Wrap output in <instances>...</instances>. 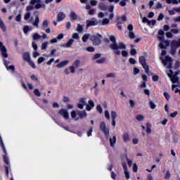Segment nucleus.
I'll return each mask as SVG.
<instances>
[{"label":"nucleus","instance_id":"37998d69","mask_svg":"<svg viewBox=\"0 0 180 180\" xmlns=\"http://www.w3.org/2000/svg\"><path fill=\"white\" fill-rule=\"evenodd\" d=\"M34 94L36 95V96H41V93H40V91L39 89H36L34 90Z\"/></svg>","mask_w":180,"mask_h":180},{"label":"nucleus","instance_id":"ddd939ff","mask_svg":"<svg viewBox=\"0 0 180 180\" xmlns=\"http://www.w3.org/2000/svg\"><path fill=\"white\" fill-rule=\"evenodd\" d=\"M4 161L5 162V164H6L7 165L5 166V170L6 172V175H9V168H11V165L9 164V158H8V157H6V155H4Z\"/></svg>","mask_w":180,"mask_h":180},{"label":"nucleus","instance_id":"79ce46f5","mask_svg":"<svg viewBox=\"0 0 180 180\" xmlns=\"http://www.w3.org/2000/svg\"><path fill=\"white\" fill-rule=\"evenodd\" d=\"M142 22H143V23H148V25H151V21L148 20V19H147V18H146V17L143 18Z\"/></svg>","mask_w":180,"mask_h":180},{"label":"nucleus","instance_id":"39448f33","mask_svg":"<svg viewBox=\"0 0 180 180\" xmlns=\"http://www.w3.org/2000/svg\"><path fill=\"white\" fill-rule=\"evenodd\" d=\"M22 58L24 61H26L30 64V65L32 67V68H36V65L32 61V59L30 58V53L25 52L22 54Z\"/></svg>","mask_w":180,"mask_h":180},{"label":"nucleus","instance_id":"6ab92c4d","mask_svg":"<svg viewBox=\"0 0 180 180\" xmlns=\"http://www.w3.org/2000/svg\"><path fill=\"white\" fill-rule=\"evenodd\" d=\"M65 18V13L63 12H59L57 15V19L58 22H61L62 20H64Z\"/></svg>","mask_w":180,"mask_h":180},{"label":"nucleus","instance_id":"7c9ffc66","mask_svg":"<svg viewBox=\"0 0 180 180\" xmlns=\"http://www.w3.org/2000/svg\"><path fill=\"white\" fill-rule=\"evenodd\" d=\"M0 27L2 30L3 32L6 31V26H5V24L4 23V21H2V19L0 18Z\"/></svg>","mask_w":180,"mask_h":180},{"label":"nucleus","instance_id":"20e7f679","mask_svg":"<svg viewBox=\"0 0 180 180\" xmlns=\"http://www.w3.org/2000/svg\"><path fill=\"white\" fill-rule=\"evenodd\" d=\"M79 102L82 105L86 106V110L89 111L95 106V103L92 100L89 101V104H86V101H85V98H82L79 99Z\"/></svg>","mask_w":180,"mask_h":180},{"label":"nucleus","instance_id":"423d86ee","mask_svg":"<svg viewBox=\"0 0 180 180\" xmlns=\"http://www.w3.org/2000/svg\"><path fill=\"white\" fill-rule=\"evenodd\" d=\"M101 56H102V54H101V53H96V54H94V56L91 58V60H92L93 61H96V63L97 64H103V63H104L105 61H106V58H101L99 59V58L101 57Z\"/></svg>","mask_w":180,"mask_h":180},{"label":"nucleus","instance_id":"2eb2a0df","mask_svg":"<svg viewBox=\"0 0 180 180\" xmlns=\"http://www.w3.org/2000/svg\"><path fill=\"white\" fill-rule=\"evenodd\" d=\"M49 25V22L48 20H44L42 22V27L43 29H45L46 33H50L51 32Z\"/></svg>","mask_w":180,"mask_h":180},{"label":"nucleus","instance_id":"e2e57ef3","mask_svg":"<svg viewBox=\"0 0 180 180\" xmlns=\"http://www.w3.org/2000/svg\"><path fill=\"white\" fill-rule=\"evenodd\" d=\"M30 18V13L28 12V13H27L25 15L24 19H25V20H27V19H29Z\"/></svg>","mask_w":180,"mask_h":180},{"label":"nucleus","instance_id":"aec40b11","mask_svg":"<svg viewBox=\"0 0 180 180\" xmlns=\"http://www.w3.org/2000/svg\"><path fill=\"white\" fill-rule=\"evenodd\" d=\"M172 47H174L176 49H178L180 47V39H179V41L176 40H173L172 41V44H171Z\"/></svg>","mask_w":180,"mask_h":180},{"label":"nucleus","instance_id":"338daca9","mask_svg":"<svg viewBox=\"0 0 180 180\" xmlns=\"http://www.w3.org/2000/svg\"><path fill=\"white\" fill-rule=\"evenodd\" d=\"M44 61V58L40 57L39 58H38V64H41V63H43Z\"/></svg>","mask_w":180,"mask_h":180},{"label":"nucleus","instance_id":"bf43d9fd","mask_svg":"<svg viewBox=\"0 0 180 180\" xmlns=\"http://www.w3.org/2000/svg\"><path fill=\"white\" fill-rule=\"evenodd\" d=\"M137 169H138L137 164L134 163V165H133V171H134V172H137Z\"/></svg>","mask_w":180,"mask_h":180},{"label":"nucleus","instance_id":"680f3d73","mask_svg":"<svg viewBox=\"0 0 180 180\" xmlns=\"http://www.w3.org/2000/svg\"><path fill=\"white\" fill-rule=\"evenodd\" d=\"M171 47H172V56H174V54H175V53H176V49L178 48H175L174 46H171Z\"/></svg>","mask_w":180,"mask_h":180},{"label":"nucleus","instance_id":"4468645a","mask_svg":"<svg viewBox=\"0 0 180 180\" xmlns=\"http://www.w3.org/2000/svg\"><path fill=\"white\" fill-rule=\"evenodd\" d=\"M99 25V22L96 20H86V27H91V26H96Z\"/></svg>","mask_w":180,"mask_h":180},{"label":"nucleus","instance_id":"f257e3e1","mask_svg":"<svg viewBox=\"0 0 180 180\" xmlns=\"http://www.w3.org/2000/svg\"><path fill=\"white\" fill-rule=\"evenodd\" d=\"M110 41L107 39L106 41L109 43V47L112 51H114V54L116 56H122L123 57H127L129 56V52L126 50V44L123 42H116V37L113 35L110 36Z\"/></svg>","mask_w":180,"mask_h":180},{"label":"nucleus","instance_id":"dca6fc26","mask_svg":"<svg viewBox=\"0 0 180 180\" xmlns=\"http://www.w3.org/2000/svg\"><path fill=\"white\" fill-rule=\"evenodd\" d=\"M127 29H128V30H129V37L131 39H135L136 38V34H134V32H133V25L129 24L128 25Z\"/></svg>","mask_w":180,"mask_h":180},{"label":"nucleus","instance_id":"2f4dec72","mask_svg":"<svg viewBox=\"0 0 180 180\" xmlns=\"http://www.w3.org/2000/svg\"><path fill=\"white\" fill-rule=\"evenodd\" d=\"M146 133L147 134H151V124H146Z\"/></svg>","mask_w":180,"mask_h":180},{"label":"nucleus","instance_id":"0e129e2a","mask_svg":"<svg viewBox=\"0 0 180 180\" xmlns=\"http://www.w3.org/2000/svg\"><path fill=\"white\" fill-rule=\"evenodd\" d=\"M127 0H122V1H120V5L121 6H126V1H127Z\"/></svg>","mask_w":180,"mask_h":180},{"label":"nucleus","instance_id":"c9c22d12","mask_svg":"<svg viewBox=\"0 0 180 180\" xmlns=\"http://www.w3.org/2000/svg\"><path fill=\"white\" fill-rule=\"evenodd\" d=\"M106 78H116V73L111 72L106 75Z\"/></svg>","mask_w":180,"mask_h":180},{"label":"nucleus","instance_id":"3c124183","mask_svg":"<svg viewBox=\"0 0 180 180\" xmlns=\"http://www.w3.org/2000/svg\"><path fill=\"white\" fill-rule=\"evenodd\" d=\"M105 116L108 119V120H110V114H109V111H105Z\"/></svg>","mask_w":180,"mask_h":180},{"label":"nucleus","instance_id":"cd10ccee","mask_svg":"<svg viewBox=\"0 0 180 180\" xmlns=\"http://www.w3.org/2000/svg\"><path fill=\"white\" fill-rule=\"evenodd\" d=\"M115 144H116V136H113L112 138H110V146L111 147H115Z\"/></svg>","mask_w":180,"mask_h":180},{"label":"nucleus","instance_id":"5701e85b","mask_svg":"<svg viewBox=\"0 0 180 180\" xmlns=\"http://www.w3.org/2000/svg\"><path fill=\"white\" fill-rule=\"evenodd\" d=\"M122 139L124 143L130 141V136L129 135L128 133H124L122 136Z\"/></svg>","mask_w":180,"mask_h":180},{"label":"nucleus","instance_id":"393cba45","mask_svg":"<svg viewBox=\"0 0 180 180\" xmlns=\"http://www.w3.org/2000/svg\"><path fill=\"white\" fill-rule=\"evenodd\" d=\"M73 43H74V39H70L68 41V43H67L66 44L62 45V47L70 48V47H71V46H72Z\"/></svg>","mask_w":180,"mask_h":180},{"label":"nucleus","instance_id":"0eeeda50","mask_svg":"<svg viewBox=\"0 0 180 180\" xmlns=\"http://www.w3.org/2000/svg\"><path fill=\"white\" fill-rule=\"evenodd\" d=\"M162 63L166 68H172V58L169 56H166L162 60Z\"/></svg>","mask_w":180,"mask_h":180},{"label":"nucleus","instance_id":"f03ea898","mask_svg":"<svg viewBox=\"0 0 180 180\" xmlns=\"http://www.w3.org/2000/svg\"><path fill=\"white\" fill-rule=\"evenodd\" d=\"M41 0H30V5L27 6L26 11L28 12L33 9H40V8H46V4H41Z\"/></svg>","mask_w":180,"mask_h":180},{"label":"nucleus","instance_id":"6e6d98bb","mask_svg":"<svg viewBox=\"0 0 180 180\" xmlns=\"http://www.w3.org/2000/svg\"><path fill=\"white\" fill-rule=\"evenodd\" d=\"M170 176H171V173L169 172V171H167L165 176V179H169Z\"/></svg>","mask_w":180,"mask_h":180},{"label":"nucleus","instance_id":"8fccbe9b","mask_svg":"<svg viewBox=\"0 0 180 180\" xmlns=\"http://www.w3.org/2000/svg\"><path fill=\"white\" fill-rule=\"evenodd\" d=\"M49 45V42L45 41L44 44L41 45V50H46L47 49V46Z\"/></svg>","mask_w":180,"mask_h":180},{"label":"nucleus","instance_id":"bb28decb","mask_svg":"<svg viewBox=\"0 0 180 180\" xmlns=\"http://www.w3.org/2000/svg\"><path fill=\"white\" fill-rule=\"evenodd\" d=\"M78 115H79L80 119H85V117H86V116H87L86 112H85V110L79 111L78 112Z\"/></svg>","mask_w":180,"mask_h":180},{"label":"nucleus","instance_id":"f8f14e48","mask_svg":"<svg viewBox=\"0 0 180 180\" xmlns=\"http://www.w3.org/2000/svg\"><path fill=\"white\" fill-rule=\"evenodd\" d=\"M158 39L160 41L159 44V47H160V49H167V47L169 46V42H168V41L162 39L160 37H158Z\"/></svg>","mask_w":180,"mask_h":180},{"label":"nucleus","instance_id":"f3484780","mask_svg":"<svg viewBox=\"0 0 180 180\" xmlns=\"http://www.w3.org/2000/svg\"><path fill=\"white\" fill-rule=\"evenodd\" d=\"M60 115H61V116H63V117H64V119H65L66 120H68L69 117H70V114H68V112L63 109L60 110L59 112Z\"/></svg>","mask_w":180,"mask_h":180},{"label":"nucleus","instance_id":"e433bc0d","mask_svg":"<svg viewBox=\"0 0 180 180\" xmlns=\"http://www.w3.org/2000/svg\"><path fill=\"white\" fill-rule=\"evenodd\" d=\"M136 119L138 122H143V120H144V116L143 115H136Z\"/></svg>","mask_w":180,"mask_h":180},{"label":"nucleus","instance_id":"58836bf2","mask_svg":"<svg viewBox=\"0 0 180 180\" xmlns=\"http://www.w3.org/2000/svg\"><path fill=\"white\" fill-rule=\"evenodd\" d=\"M0 143L5 154H6V149L5 148V145L4 144V141L2 140V136H1V135H0Z\"/></svg>","mask_w":180,"mask_h":180},{"label":"nucleus","instance_id":"49530a36","mask_svg":"<svg viewBox=\"0 0 180 180\" xmlns=\"http://www.w3.org/2000/svg\"><path fill=\"white\" fill-rule=\"evenodd\" d=\"M86 51H89V53H94L95 51V48L92 46H89L86 49Z\"/></svg>","mask_w":180,"mask_h":180},{"label":"nucleus","instance_id":"ea45409f","mask_svg":"<svg viewBox=\"0 0 180 180\" xmlns=\"http://www.w3.org/2000/svg\"><path fill=\"white\" fill-rule=\"evenodd\" d=\"M79 64H81V61H79V60H77L73 63V67L75 68H78V67H79Z\"/></svg>","mask_w":180,"mask_h":180},{"label":"nucleus","instance_id":"774afa93","mask_svg":"<svg viewBox=\"0 0 180 180\" xmlns=\"http://www.w3.org/2000/svg\"><path fill=\"white\" fill-rule=\"evenodd\" d=\"M89 15H95V10L91 9L88 11Z\"/></svg>","mask_w":180,"mask_h":180},{"label":"nucleus","instance_id":"09e8293b","mask_svg":"<svg viewBox=\"0 0 180 180\" xmlns=\"http://www.w3.org/2000/svg\"><path fill=\"white\" fill-rule=\"evenodd\" d=\"M108 12H110V13H113V11L115 9V6L111 5L108 8Z\"/></svg>","mask_w":180,"mask_h":180},{"label":"nucleus","instance_id":"7ed1b4c3","mask_svg":"<svg viewBox=\"0 0 180 180\" xmlns=\"http://www.w3.org/2000/svg\"><path fill=\"white\" fill-rule=\"evenodd\" d=\"M170 73H168L167 75L170 78L172 84V89H175L178 85H179V78L176 75H172V71L169 70Z\"/></svg>","mask_w":180,"mask_h":180},{"label":"nucleus","instance_id":"f704fd0d","mask_svg":"<svg viewBox=\"0 0 180 180\" xmlns=\"http://www.w3.org/2000/svg\"><path fill=\"white\" fill-rule=\"evenodd\" d=\"M125 158L127 161V164H128L129 167H131V165H133V160L129 159V158L127 157V155H125Z\"/></svg>","mask_w":180,"mask_h":180},{"label":"nucleus","instance_id":"5fc2aeb1","mask_svg":"<svg viewBox=\"0 0 180 180\" xmlns=\"http://www.w3.org/2000/svg\"><path fill=\"white\" fill-rule=\"evenodd\" d=\"M149 105H150V109H154L155 108H156L155 104L153 101H150Z\"/></svg>","mask_w":180,"mask_h":180},{"label":"nucleus","instance_id":"a18cd8bd","mask_svg":"<svg viewBox=\"0 0 180 180\" xmlns=\"http://www.w3.org/2000/svg\"><path fill=\"white\" fill-rule=\"evenodd\" d=\"M71 116L75 120H78V118H77V112L75 111H72Z\"/></svg>","mask_w":180,"mask_h":180},{"label":"nucleus","instance_id":"a19ab883","mask_svg":"<svg viewBox=\"0 0 180 180\" xmlns=\"http://www.w3.org/2000/svg\"><path fill=\"white\" fill-rule=\"evenodd\" d=\"M70 18L71 19H72L73 20H77V14L75 12H71L70 13Z\"/></svg>","mask_w":180,"mask_h":180},{"label":"nucleus","instance_id":"473e14b6","mask_svg":"<svg viewBox=\"0 0 180 180\" xmlns=\"http://www.w3.org/2000/svg\"><path fill=\"white\" fill-rule=\"evenodd\" d=\"M33 40H39V39H41V35L39 34V33H34L32 36Z\"/></svg>","mask_w":180,"mask_h":180},{"label":"nucleus","instance_id":"412c9836","mask_svg":"<svg viewBox=\"0 0 180 180\" xmlns=\"http://www.w3.org/2000/svg\"><path fill=\"white\" fill-rule=\"evenodd\" d=\"M70 63L68 60H64L60 62L59 64L56 65L57 68H63V67H65Z\"/></svg>","mask_w":180,"mask_h":180},{"label":"nucleus","instance_id":"c03bdc74","mask_svg":"<svg viewBox=\"0 0 180 180\" xmlns=\"http://www.w3.org/2000/svg\"><path fill=\"white\" fill-rule=\"evenodd\" d=\"M72 39H74L75 40H78L79 39V34L77 32H75L72 36Z\"/></svg>","mask_w":180,"mask_h":180},{"label":"nucleus","instance_id":"4d7b16f0","mask_svg":"<svg viewBox=\"0 0 180 180\" xmlns=\"http://www.w3.org/2000/svg\"><path fill=\"white\" fill-rule=\"evenodd\" d=\"M22 19V15L20 14H18L16 17H15V20L16 22H20Z\"/></svg>","mask_w":180,"mask_h":180},{"label":"nucleus","instance_id":"de8ad7c7","mask_svg":"<svg viewBox=\"0 0 180 180\" xmlns=\"http://www.w3.org/2000/svg\"><path fill=\"white\" fill-rule=\"evenodd\" d=\"M126 179H130V173L128 172V170H124V171Z\"/></svg>","mask_w":180,"mask_h":180},{"label":"nucleus","instance_id":"6e6552de","mask_svg":"<svg viewBox=\"0 0 180 180\" xmlns=\"http://www.w3.org/2000/svg\"><path fill=\"white\" fill-rule=\"evenodd\" d=\"M98 37L100 38L96 35H92L90 37V40L92 41L94 46H99V44L102 43V40H101V39H102V35L98 34Z\"/></svg>","mask_w":180,"mask_h":180},{"label":"nucleus","instance_id":"9b49d317","mask_svg":"<svg viewBox=\"0 0 180 180\" xmlns=\"http://www.w3.org/2000/svg\"><path fill=\"white\" fill-rule=\"evenodd\" d=\"M0 51L1 56L4 57V58H8V51H6V47L4 46V44L1 41H0Z\"/></svg>","mask_w":180,"mask_h":180},{"label":"nucleus","instance_id":"72a5a7b5","mask_svg":"<svg viewBox=\"0 0 180 180\" xmlns=\"http://www.w3.org/2000/svg\"><path fill=\"white\" fill-rule=\"evenodd\" d=\"M77 32H79V33H82V32H84V27L80 24H78L77 27Z\"/></svg>","mask_w":180,"mask_h":180},{"label":"nucleus","instance_id":"a211bd4d","mask_svg":"<svg viewBox=\"0 0 180 180\" xmlns=\"http://www.w3.org/2000/svg\"><path fill=\"white\" fill-rule=\"evenodd\" d=\"M126 20H127L126 15H122V17L117 18V25H122V23H124Z\"/></svg>","mask_w":180,"mask_h":180},{"label":"nucleus","instance_id":"a878e982","mask_svg":"<svg viewBox=\"0 0 180 180\" xmlns=\"http://www.w3.org/2000/svg\"><path fill=\"white\" fill-rule=\"evenodd\" d=\"M91 37V34H84L82 38L83 43H86L88 39Z\"/></svg>","mask_w":180,"mask_h":180},{"label":"nucleus","instance_id":"4be33fe9","mask_svg":"<svg viewBox=\"0 0 180 180\" xmlns=\"http://www.w3.org/2000/svg\"><path fill=\"white\" fill-rule=\"evenodd\" d=\"M4 63L5 67L7 70H11V71H15V66L10 65L8 67V61H6V60H5V59H4Z\"/></svg>","mask_w":180,"mask_h":180},{"label":"nucleus","instance_id":"c756f323","mask_svg":"<svg viewBox=\"0 0 180 180\" xmlns=\"http://www.w3.org/2000/svg\"><path fill=\"white\" fill-rule=\"evenodd\" d=\"M98 23L101 25V26H105V25H108L109 24V19L105 18L102 21H98Z\"/></svg>","mask_w":180,"mask_h":180},{"label":"nucleus","instance_id":"69168bd1","mask_svg":"<svg viewBox=\"0 0 180 180\" xmlns=\"http://www.w3.org/2000/svg\"><path fill=\"white\" fill-rule=\"evenodd\" d=\"M97 110L100 113H102V112H103V110H102V106L101 105H97Z\"/></svg>","mask_w":180,"mask_h":180},{"label":"nucleus","instance_id":"9d476101","mask_svg":"<svg viewBox=\"0 0 180 180\" xmlns=\"http://www.w3.org/2000/svg\"><path fill=\"white\" fill-rule=\"evenodd\" d=\"M100 129L107 138L109 137V128L106 127L105 122L101 123Z\"/></svg>","mask_w":180,"mask_h":180},{"label":"nucleus","instance_id":"b1692460","mask_svg":"<svg viewBox=\"0 0 180 180\" xmlns=\"http://www.w3.org/2000/svg\"><path fill=\"white\" fill-rule=\"evenodd\" d=\"M98 8L101 11H108V6L105 3H100L98 4Z\"/></svg>","mask_w":180,"mask_h":180},{"label":"nucleus","instance_id":"4c0bfd02","mask_svg":"<svg viewBox=\"0 0 180 180\" xmlns=\"http://www.w3.org/2000/svg\"><path fill=\"white\" fill-rule=\"evenodd\" d=\"M116 117H117V113L115 111H112L111 112L112 120H116Z\"/></svg>","mask_w":180,"mask_h":180},{"label":"nucleus","instance_id":"1a4fd4ad","mask_svg":"<svg viewBox=\"0 0 180 180\" xmlns=\"http://www.w3.org/2000/svg\"><path fill=\"white\" fill-rule=\"evenodd\" d=\"M139 62H140V64H141L143 68H144L146 73L149 74L150 70L148 69V65H147V63L146 62V58L143 56H141L139 58Z\"/></svg>","mask_w":180,"mask_h":180},{"label":"nucleus","instance_id":"052dcab7","mask_svg":"<svg viewBox=\"0 0 180 180\" xmlns=\"http://www.w3.org/2000/svg\"><path fill=\"white\" fill-rule=\"evenodd\" d=\"M23 32H24V33H25V34H26V33H27V32H29V26L25 25V26L24 27V28H23Z\"/></svg>","mask_w":180,"mask_h":180},{"label":"nucleus","instance_id":"c85d7f7f","mask_svg":"<svg viewBox=\"0 0 180 180\" xmlns=\"http://www.w3.org/2000/svg\"><path fill=\"white\" fill-rule=\"evenodd\" d=\"M39 22H40V19L39 18V16H36L34 21L32 22L33 26H35L36 27H39Z\"/></svg>","mask_w":180,"mask_h":180},{"label":"nucleus","instance_id":"603ef678","mask_svg":"<svg viewBox=\"0 0 180 180\" xmlns=\"http://www.w3.org/2000/svg\"><path fill=\"white\" fill-rule=\"evenodd\" d=\"M130 108H134L136 106V103L133 100H129Z\"/></svg>","mask_w":180,"mask_h":180},{"label":"nucleus","instance_id":"13d9d810","mask_svg":"<svg viewBox=\"0 0 180 180\" xmlns=\"http://www.w3.org/2000/svg\"><path fill=\"white\" fill-rule=\"evenodd\" d=\"M31 79H32L33 81H38L39 79L37 78V76L34 75H32L30 77Z\"/></svg>","mask_w":180,"mask_h":180},{"label":"nucleus","instance_id":"864d4df0","mask_svg":"<svg viewBox=\"0 0 180 180\" xmlns=\"http://www.w3.org/2000/svg\"><path fill=\"white\" fill-rule=\"evenodd\" d=\"M171 32H172V33H174V34H178V33H179L180 30L178 29H172Z\"/></svg>","mask_w":180,"mask_h":180}]
</instances>
